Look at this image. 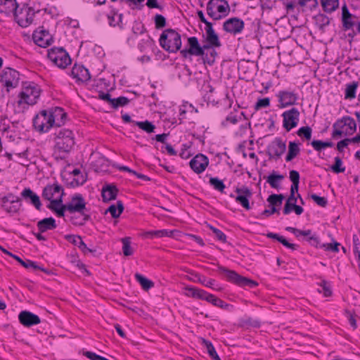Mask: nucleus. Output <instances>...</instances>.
Instances as JSON below:
<instances>
[{"instance_id":"1","label":"nucleus","mask_w":360,"mask_h":360,"mask_svg":"<svg viewBox=\"0 0 360 360\" xmlns=\"http://www.w3.org/2000/svg\"><path fill=\"white\" fill-rule=\"evenodd\" d=\"M65 193H60L57 197V200L52 201L49 206L50 210L52 211L56 217H64L65 213L68 211L70 214H76V212H83L89 211L86 207V202L81 193H75L70 197V200L66 204H63V196Z\"/></svg>"},{"instance_id":"2","label":"nucleus","mask_w":360,"mask_h":360,"mask_svg":"<svg viewBox=\"0 0 360 360\" xmlns=\"http://www.w3.org/2000/svg\"><path fill=\"white\" fill-rule=\"evenodd\" d=\"M159 42L161 47L169 53H176L181 50V35L173 29L164 30L160 37Z\"/></svg>"},{"instance_id":"3","label":"nucleus","mask_w":360,"mask_h":360,"mask_svg":"<svg viewBox=\"0 0 360 360\" xmlns=\"http://www.w3.org/2000/svg\"><path fill=\"white\" fill-rule=\"evenodd\" d=\"M217 271L219 274L224 275L229 282H231L238 286L255 288L258 285V283L256 281L243 276L238 274L236 271L229 269L225 266L218 264Z\"/></svg>"},{"instance_id":"4","label":"nucleus","mask_w":360,"mask_h":360,"mask_svg":"<svg viewBox=\"0 0 360 360\" xmlns=\"http://www.w3.org/2000/svg\"><path fill=\"white\" fill-rule=\"evenodd\" d=\"M56 148L59 151L69 153L75 145V138L71 130L59 128L55 132Z\"/></svg>"},{"instance_id":"5","label":"nucleus","mask_w":360,"mask_h":360,"mask_svg":"<svg viewBox=\"0 0 360 360\" xmlns=\"http://www.w3.org/2000/svg\"><path fill=\"white\" fill-rule=\"evenodd\" d=\"M20 73L16 70L6 67L0 72V79L2 86L10 93L11 90L18 86L20 82Z\"/></svg>"},{"instance_id":"6","label":"nucleus","mask_w":360,"mask_h":360,"mask_svg":"<svg viewBox=\"0 0 360 360\" xmlns=\"http://www.w3.org/2000/svg\"><path fill=\"white\" fill-rule=\"evenodd\" d=\"M54 126V117L51 111L41 110L33 119V127L39 133H46Z\"/></svg>"},{"instance_id":"7","label":"nucleus","mask_w":360,"mask_h":360,"mask_svg":"<svg viewBox=\"0 0 360 360\" xmlns=\"http://www.w3.org/2000/svg\"><path fill=\"white\" fill-rule=\"evenodd\" d=\"M48 58L57 67L64 69L71 63V58L62 47H54L48 51Z\"/></svg>"},{"instance_id":"8","label":"nucleus","mask_w":360,"mask_h":360,"mask_svg":"<svg viewBox=\"0 0 360 360\" xmlns=\"http://www.w3.org/2000/svg\"><path fill=\"white\" fill-rule=\"evenodd\" d=\"M286 150V144L281 138H275L267 146L269 160H278Z\"/></svg>"},{"instance_id":"9","label":"nucleus","mask_w":360,"mask_h":360,"mask_svg":"<svg viewBox=\"0 0 360 360\" xmlns=\"http://www.w3.org/2000/svg\"><path fill=\"white\" fill-rule=\"evenodd\" d=\"M188 49L180 50V53L184 58H187L188 56H202L205 55V51H207V46L204 44L200 46L198 38L195 37L188 38Z\"/></svg>"},{"instance_id":"10","label":"nucleus","mask_w":360,"mask_h":360,"mask_svg":"<svg viewBox=\"0 0 360 360\" xmlns=\"http://www.w3.org/2000/svg\"><path fill=\"white\" fill-rule=\"evenodd\" d=\"M279 108H285L297 103L299 95L295 91L281 90L276 94Z\"/></svg>"},{"instance_id":"11","label":"nucleus","mask_w":360,"mask_h":360,"mask_svg":"<svg viewBox=\"0 0 360 360\" xmlns=\"http://www.w3.org/2000/svg\"><path fill=\"white\" fill-rule=\"evenodd\" d=\"M22 198L8 193L1 198V206L8 213H17L21 207Z\"/></svg>"},{"instance_id":"12","label":"nucleus","mask_w":360,"mask_h":360,"mask_svg":"<svg viewBox=\"0 0 360 360\" xmlns=\"http://www.w3.org/2000/svg\"><path fill=\"white\" fill-rule=\"evenodd\" d=\"M282 117L283 127L287 131H290L292 129L297 127L299 122L300 112L295 108H292L283 112Z\"/></svg>"},{"instance_id":"13","label":"nucleus","mask_w":360,"mask_h":360,"mask_svg":"<svg viewBox=\"0 0 360 360\" xmlns=\"http://www.w3.org/2000/svg\"><path fill=\"white\" fill-rule=\"evenodd\" d=\"M34 14L35 12L32 8L24 6L19 12L17 11L14 17L20 27H27L32 22Z\"/></svg>"},{"instance_id":"14","label":"nucleus","mask_w":360,"mask_h":360,"mask_svg":"<svg viewBox=\"0 0 360 360\" xmlns=\"http://www.w3.org/2000/svg\"><path fill=\"white\" fill-rule=\"evenodd\" d=\"M235 192L237 193V195L235 196L233 194H231L230 197L234 198L235 200L245 210H250L251 207L249 200L252 195L251 190L247 186H243L240 188H236Z\"/></svg>"},{"instance_id":"15","label":"nucleus","mask_w":360,"mask_h":360,"mask_svg":"<svg viewBox=\"0 0 360 360\" xmlns=\"http://www.w3.org/2000/svg\"><path fill=\"white\" fill-rule=\"evenodd\" d=\"M205 34L202 35V42L206 46L207 51L210 48H219L221 46V43L219 39V35L215 32L213 25L205 27Z\"/></svg>"},{"instance_id":"16","label":"nucleus","mask_w":360,"mask_h":360,"mask_svg":"<svg viewBox=\"0 0 360 360\" xmlns=\"http://www.w3.org/2000/svg\"><path fill=\"white\" fill-rule=\"evenodd\" d=\"M65 193L63 188L58 184H53L46 185L42 191V198L49 201V203L46 205V207L50 210L49 207L52 201L56 200L57 197L60 193Z\"/></svg>"},{"instance_id":"17","label":"nucleus","mask_w":360,"mask_h":360,"mask_svg":"<svg viewBox=\"0 0 360 360\" xmlns=\"http://www.w3.org/2000/svg\"><path fill=\"white\" fill-rule=\"evenodd\" d=\"M245 27L244 21L237 17L230 18L223 24V30L231 34L236 35L240 34Z\"/></svg>"},{"instance_id":"18","label":"nucleus","mask_w":360,"mask_h":360,"mask_svg":"<svg viewBox=\"0 0 360 360\" xmlns=\"http://www.w3.org/2000/svg\"><path fill=\"white\" fill-rule=\"evenodd\" d=\"M208 158L201 153L196 155L189 162L191 168L196 174H201L203 172L208 166Z\"/></svg>"},{"instance_id":"19","label":"nucleus","mask_w":360,"mask_h":360,"mask_svg":"<svg viewBox=\"0 0 360 360\" xmlns=\"http://www.w3.org/2000/svg\"><path fill=\"white\" fill-rule=\"evenodd\" d=\"M32 37L34 43L43 48L50 46L53 41V37L49 32L46 30L35 31L33 33Z\"/></svg>"},{"instance_id":"20","label":"nucleus","mask_w":360,"mask_h":360,"mask_svg":"<svg viewBox=\"0 0 360 360\" xmlns=\"http://www.w3.org/2000/svg\"><path fill=\"white\" fill-rule=\"evenodd\" d=\"M71 75L77 82H86L91 79L89 70L83 65L75 64L71 70Z\"/></svg>"},{"instance_id":"21","label":"nucleus","mask_w":360,"mask_h":360,"mask_svg":"<svg viewBox=\"0 0 360 360\" xmlns=\"http://www.w3.org/2000/svg\"><path fill=\"white\" fill-rule=\"evenodd\" d=\"M40 92L35 87H27L25 91L20 92V102L28 105H34L39 97Z\"/></svg>"},{"instance_id":"22","label":"nucleus","mask_w":360,"mask_h":360,"mask_svg":"<svg viewBox=\"0 0 360 360\" xmlns=\"http://www.w3.org/2000/svg\"><path fill=\"white\" fill-rule=\"evenodd\" d=\"M21 197L27 202L32 205L37 210L40 211L41 210L40 198L31 188H25L21 192Z\"/></svg>"},{"instance_id":"23","label":"nucleus","mask_w":360,"mask_h":360,"mask_svg":"<svg viewBox=\"0 0 360 360\" xmlns=\"http://www.w3.org/2000/svg\"><path fill=\"white\" fill-rule=\"evenodd\" d=\"M18 319L20 323L26 327H31L41 322L37 315L28 311H21L18 315Z\"/></svg>"},{"instance_id":"24","label":"nucleus","mask_w":360,"mask_h":360,"mask_svg":"<svg viewBox=\"0 0 360 360\" xmlns=\"http://www.w3.org/2000/svg\"><path fill=\"white\" fill-rule=\"evenodd\" d=\"M119 190L115 184H105L102 188V198L103 202H108L116 199Z\"/></svg>"},{"instance_id":"25","label":"nucleus","mask_w":360,"mask_h":360,"mask_svg":"<svg viewBox=\"0 0 360 360\" xmlns=\"http://www.w3.org/2000/svg\"><path fill=\"white\" fill-rule=\"evenodd\" d=\"M65 238L70 243H72L74 245L77 246L85 255L89 252H93L96 251L89 248L82 240V237L79 236L66 235Z\"/></svg>"},{"instance_id":"26","label":"nucleus","mask_w":360,"mask_h":360,"mask_svg":"<svg viewBox=\"0 0 360 360\" xmlns=\"http://www.w3.org/2000/svg\"><path fill=\"white\" fill-rule=\"evenodd\" d=\"M88 212L89 211H85L83 212H76V214H72V215L70 217V221L75 226H84L86 221L91 219V216Z\"/></svg>"},{"instance_id":"27","label":"nucleus","mask_w":360,"mask_h":360,"mask_svg":"<svg viewBox=\"0 0 360 360\" xmlns=\"http://www.w3.org/2000/svg\"><path fill=\"white\" fill-rule=\"evenodd\" d=\"M37 226L41 233H44L49 230H53L57 227L56 220L53 217H46L39 221Z\"/></svg>"},{"instance_id":"28","label":"nucleus","mask_w":360,"mask_h":360,"mask_svg":"<svg viewBox=\"0 0 360 360\" xmlns=\"http://www.w3.org/2000/svg\"><path fill=\"white\" fill-rule=\"evenodd\" d=\"M51 115L54 117V125L59 128L66 120V112H65L64 110L60 107L55 108L53 110L51 111Z\"/></svg>"},{"instance_id":"29","label":"nucleus","mask_w":360,"mask_h":360,"mask_svg":"<svg viewBox=\"0 0 360 360\" xmlns=\"http://www.w3.org/2000/svg\"><path fill=\"white\" fill-rule=\"evenodd\" d=\"M264 179H266V182L269 184L271 188L278 189L281 187V182L284 179V176L273 171L267 177H264Z\"/></svg>"},{"instance_id":"30","label":"nucleus","mask_w":360,"mask_h":360,"mask_svg":"<svg viewBox=\"0 0 360 360\" xmlns=\"http://www.w3.org/2000/svg\"><path fill=\"white\" fill-rule=\"evenodd\" d=\"M266 237L271 239H275L281 243L285 247L291 249L292 250H296L298 248V245L294 243H289L283 236H280L278 233L269 232L266 234Z\"/></svg>"},{"instance_id":"31","label":"nucleus","mask_w":360,"mask_h":360,"mask_svg":"<svg viewBox=\"0 0 360 360\" xmlns=\"http://www.w3.org/2000/svg\"><path fill=\"white\" fill-rule=\"evenodd\" d=\"M207 299L208 300H207V302H208L212 304L214 306L219 307L222 309L230 311L231 309L233 308L232 305L225 302L224 301L217 297L216 296H214L212 294L210 293Z\"/></svg>"},{"instance_id":"32","label":"nucleus","mask_w":360,"mask_h":360,"mask_svg":"<svg viewBox=\"0 0 360 360\" xmlns=\"http://www.w3.org/2000/svg\"><path fill=\"white\" fill-rule=\"evenodd\" d=\"M300 153L299 143L295 141H290L288 144V151L285 156V161L290 162L296 158Z\"/></svg>"},{"instance_id":"33","label":"nucleus","mask_w":360,"mask_h":360,"mask_svg":"<svg viewBox=\"0 0 360 360\" xmlns=\"http://www.w3.org/2000/svg\"><path fill=\"white\" fill-rule=\"evenodd\" d=\"M215 0L209 1L207 4V15L212 18L214 20H219L226 16H227L229 13H217L216 11H213V8L214 6Z\"/></svg>"},{"instance_id":"34","label":"nucleus","mask_w":360,"mask_h":360,"mask_svg":"<svg viewBox=\"0 0 360 360\" xmlns=\"http://www.w3.org/2000/svg\"><path fill=\"white\" fill-rule=\"evenodd\" d=\"M124 205L121 200H118L116 205H111L106 210L105 213H110L112 218H118L124 211Z\"/></svg>"},{"instance_id":"35","label":"nucleus","mask_w":360,"mask_h":360,"mask_svg":"<svg viewBox=\"0 0 360 360\" xmlns=\"http://www.w3.org/2000/svg\"><path fill=\"white\" fill-rule=\"evenodd\" d=\"M4 6L6 11H2L1 13H4L6 15H10L11 13H13L15 15L18 11V4L16 0H4Z\"/></svg>"},{"instance_id":"36","label":"nucleus","mask_w":360,"mask_h":360,"mask_svg":"<svg viewBox=\"0 0 360 360\" xmlns=\"http://www.w3.org/2000/svg\"><path fill=\"white\" fill-rule=\"evenodd\" d=\"M285 197L283 194H271L267 198V202L271 207H276L279 210V207L282 205Z\"/></svg>"},{"instance_id":"37","label":"nucleus","mask_w":360,"mask_h":360,"mask_svg":"<svg viewBox=\"0 0 360 360\" xmlns=\"http://www.w3.org/2000/svg\"><path fill=\"white\" fill-rule=\"evenodd\" d=\"M218 53L215 50V48H210V50L205 51V55L202 56L204 63H207L210 65H212L215 62V58Z\"/></svg>"},{"instance_id":"38","label":"nucleus","mask_w":360,"mask_h":360,"mask_svg":"<svg viewBox=\"0 0 360 360\" xmlns=\"http://www.w3.org/2000/svg\"><path fill=\"white\" fill-rule=\"evenodd\" d=\"M321 4L324 11L330 13L335 11L339 6L338 0H321Z\"/></svg>"},{"instance_id":"39","label":"nucleus","mask_w":360,"mask_h":360,"mask_svg":"<svg viewBox=\"0 0 360 360\" xmlns=\"http://www.w3.org/2000/svg\"><path fill=\"white\" fill-rule=\"evenodd\" d=\"M359 83L357 82H352V83L346 85L345 98V99H353L356 97V91L358 87Z\"/></svg>"},{"instance_id":"40","label":"nucleus","mask_w":360,"mask_h":360,"mask_svg":"<svg viewBox=\"0 0 360 360\" xmlns=\"http://www.w3.org/2000/svg\"><path fill=\"white\" fill-rule=\"evenodd\" d=\"M202 344L206 347L207 353L212 359L221 360L219 355L217 354L214 349V347L213 346L212 343L210 341L202 338Z\"/></svg>"},{"instance_id":"41","label":"nucleus","mask_w":360,"mask_h":360,"mask_svg":"<svg viewBox=\"0 0 360 360\" xmlns=\"http://www.w3.org/2000/svg\"><path fill=\"white\" fill-rule=\"evenodd\" d=\"M134 277L145 290H148L154 286V283L152 281L139 273L135 274Z\"/></svg>"},{"instance_id":"42","label":"nucleus","mask_w":360,"mask_h":360,"mask_svg":"<svg viewBox=\"0 0 360 360\" xmlns=\"http://www.w3.org/2000/svg\"><path fill=\"white\" fill-rule=\"evenodd\" d=\"M69 261L73 265L75 266V267L78 268L79 269L82 270V272L86 275V276H90L91 275V273L90 271L86 269V265L84 264H83L79 259L77 256L75 255H70L69 257Z\"/></svg>"},{"instance_id":"43","label":"nucleus","mask_w":360,"mask_h":360,"mask_svg":"<svg viewBox=\"0 0 360 360\" xmlns=\"http://www.w3.org/2000/svg\"><path fill=\"white\" fill-rule=\"evenodd\" d=\"M209 183L215 190L221 193H224L226 186L222 180L217 177L211 176L210 178Z\"/></svg>"},{"instance_id":"44","label":"nucleus","mask_w":360,"mask_h":360,"mask_svg":"<svg viewBox=\"0 0 360 360\" xmlns=\"http://www.w3.org/2000/svg\"><path fill=\"white\" fill-rule=\"evenodd\" d=\"M129 99L125 96H120L117 98H112L110 105L112 108L117 109L119 107H123L129 104Z\"/></svg>"},{"instance_id":"45","label":"nucleus","mask_w":360,"mask_h":360,"mask_svg":"<svg viewBox=\"0 0 360 360\" xmlns=\"http://www.w3.org/2000/svg\"><path fill=\"white\" fill-rule=\"evenodd\" d=\"M341 158L337 156L334 158V164L330 166V169L335 174L342 173L345 171V167L342 166Z\"/></svg>"},{"instance_id":"46","label":"nucleus","mask_w":360,"mask_h":360,"mask_svg":"<svg viewBox=\"0 0 360 360\" xmlns=\"http://www.w3.org/2000/svg\"><path fill=\"white\" fill-rule=\"evenodd\" d=\"M135 125L138 126L141 129L147 132L153 133L155 129V126L150 121L136 122Z\"/></svg>"},{"instance_id":"47","label":"nucleus","mask_w":360,"mask_h":360,"mask_svg":"<svg viewBox=\"0 0 360 360\" xmlns=\"http://www.w3.org/2000/svg\"><path fill=\"white\" fill-rule=\"evenodd\" d=\"M122 243V251L124 256H130L133 254V250L131 247V238L124 237L121 239Z\"/></svg>"},{"instance_id":"48","label":"nucleus","mask_w":360,"mask_h":360,"mask_svg":"<svg viewBox=\"0 0 360 360\" xmlns=\"http://www.w3.org/2000/svg\"><path fill=\"white\" fill-rule=\"evenodd\" d=\"M14 259H15L18 263H20L22 266H24L26 269H32L33 270H37V268H38V264L37 262H33L30 259L23 260L19 256L15 255Z\"/></svg>"},{"instance_id":"49","label":"nucleus","mask_w":360,"mask_h":360,"mask_svg":"<svg viewBox=\"0 0 360 360\" xmlns=\"http://www.w3.org/2000/svg\"><path fill=\"white\" fill-rule=\"evenodd\" d=\"M285 230L287 231L292 233L297 238H299L300 236H309L312 233L311 230L310 229L302 231L291 226H287L285 228Z\"/></svg>"},{"instance_id":"50","label":"nucleus","mask_w":360,"mask_h":360,"mask_svg":"<svg viewBox=\"0 0 360 360\" xmlns=\"http://www.w3.org/2000/svg\"><path fill=\"white\" fill-rule=\"evenodd\" d=\"M312 129L310 127H302L297 131V134L300 137L304 138L306 140H310L311 138Z\"/></svg>"},{"instance_id":"51","label":"nucleus","mask_w":360,"mask_h":360,"mask_svg":"<svg viewBox=\"0 0 360 360\" xmlns=\"http://www.w3.org/2000/svg\"><path fill=\"white\" fill-rule=\"evenodd\" d=\"M344 120L343 125L348 127L349 129V133L353 134L356 131V124L355 120L349 116H345Z\"/></svg>"},{"instance_id":"52","label":"nucleus","mask_w":360,"mask_h":360,"mask_svg":"<svg viewBox=\"0 0 360 360\" xmlns=\"http://www.w3.org/2000/svg\"><path fill=\"white\" fill-rule=\"evenodd\" d=\"M155 41L150 36L147 35L146 39H142L139 44L138 47L141 51H143L146 47H150L154 44Z\"/></svg>"},{"instance_id":"53","label":"nucleus","mask_w":360,"mask_h":360,"mask_svg":"<svg viewBox=\"0 0 360 360\" xmlns=\"http://www.w3.org/2000/svg\"><path fill=\"white\" fill-rule=\"evenodd\" d=\"M305 240L316 248H321L322 243H321L319 237L316 234L311 233L309 236H306Z\"/></svg>"},{"instance_id":"54","label":"nucleus","mask_w":360,"mask_h":360,"mask_svg":"<svg viewBox=\"0 0 360 360\" xmlns=\"http://www.w3.org/2000/svg\"><path fill=\"white\" fill-rule=\"evenodd\" d=\"M132 32L134 34H142L146 32L144 25L139 21H135L132 27Z\"/></svg>"},{"instance_id":"55","label":"nucleus","mask_w":360,"mask_h":360,"mask_svg":"<svg viewBox=\"0 0 360 360\" xmlns=\"http://www.w3.org/2000/svg\"><path fill=\"white\" fill-rule=\"evenodd\" d=\"M270 106V98H259L257 101V103L255 105V110H259L261 108H268Z\"/></svg>"},{"instance_id":"56","label":"nucleus","mask_w":360,"mask_h":360,"mask_svg":"<svg viewBox=\"0 0 360 360\" xmlns=\"http://www.w3.org/2000/svg\"><path fill=\"white\" fill-rule=\"evenodd\" d=\"M198 276V281L200 283L202 284L203 285H205L206 287H208V288H210L212 289H215V288L214 287L215 281L214 279H212V278L207 279L204 276Z\"/></svg>"},{"instance_id":"57","label":"nucleus","mask_w":360,"mask_h":360,"mask_svg":"<svg viewBox=\"0 0 360 360\" xmlns=\"http://www.w3.org/2000/svg\"><path fill=\"white\" fill-rule=\"evenodd\" d=\"M156 29H162L166 26V18L160 14H156L154 18Z\"/></svg>"},{"instance_id":"58","label":"nucleus","mask_w":360,"mask_h":360,"mask_svg":"<svg viewBox=\"0 0 360 360\" xmlns=\"http://www.w3.org/2000/svg\"><path fill=\"white\" fill-rule=\"evenodd\" d=\"M320 286L321 290H319V291L322 292L325 297H329L332 295L330 285L327 281L323 280L320 283Z\"/></svg>"},{"instance_id":"59","label":"nucleus","mask_w":360,"mask_h":360,"mask_svg":"<svg viewBox=\"0 0 360 360\" xmlns=\"http://www.w3.org/2000/svg\"><path fill=\"white\" fill-rule=\"evenodd\" d=\"M340 245V244L338 242H334L333 243H322L321 248H323L326 251L338 252Z\"/></svg>"},{"instance_id":"60","label":"nucleus","mask_w":360,"mask_h":360,"mask_svg":"<svg viewBox=\"0 0 360 360\" xmlns=\"http://www.w3.org/2000/svg\"><path fill=\"white\" fill-rule=\"evenodd\" d=\"M210 229L214 233L215 237L221 242L226 243V235L219 229L210 225Z\"/></svg>"},{"instance_id":"61","label":"nucleus","mask_w":360,"mask_h":360,"mask_svg":"<svg viewBox=\"0 0 360 360\" xmlns=\"http://www.w3.org/2000/svg\"><path fill=\"white\" fill-rule=\"evenodd\" d=\"M311 198L319 206L325 207L328 205V200L325 197H321L316 194H311Z\"/></svg>"},{"instance_id":"62","label":"nucleus","mask_w":360,"mask_h":360,"mask_svg":"<svg viewBox=\"0 0 360 360\" xmlns=\"http://www.w3.org/2000/svg\"><path fill=\"white\" fill-rule=\"evenodd\" d=\"M144 1L145 0H120V4L125 2L129 6H131V5L133 4L137 9L141 10L144 6Z\"/></svg>"},{"instance_id":"63","label":"nucleus","mask_w":360,"mask_h":360,"mask_svg":"<svg viewBox=\"0 0 360 360\" xmlns=\"http://www.w3.org/2000/svg\"><path fill=\"white\" fill-rule=\"evenodd\" d=\"M354 252V255L358 257L360 254V240L357 235L354 234L352 237Z\"/></svg>"},{"instance_id":"64","label":"nucleus","mask_w":360,"mask_h":360,"mask_svg":"<svg viewBox=\"0 0 360 360\" xmlns=\"http://www.w3.org/2000/svg\"><path fill=\"white\" fill-rule=\"evenodd\" d=\"M117 15V11H115V9H112L110 13L108 15V18L109 20V24L110 26L115 27L116 25H117V24H116V20H117L116 15Z\"/></svg>"}]
</instances>
